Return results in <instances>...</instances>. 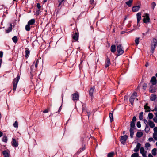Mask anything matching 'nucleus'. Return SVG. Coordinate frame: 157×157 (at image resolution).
<instances>
[{"label":"nucleus","mask_w":157,"mask_h":157,"mask_svg":"<svg viewBox=\"0 0 157 157\" xmlns=\"http://www.w3.org/2000/svg\"><path fill=\"white\" fill-rule=\"evenodd\" d=\"M148 124L151 128H153L155 127V124L151 121L149 120L148 121Z\"/></svg>","instance_id":"20"},{"label":"nucleus","mask_w":157,"mask_h":157,"mask_svg":"<svg viewBox=\"0 0 157 157\" xmlns=\"http://www.w3.org/2000/svg\"><path fill=\"white\" fill-rule=\"evenodd\" d=\"M153 121L157 123V118H154L153 119Z\"/></svg>","instance_id":"59"},{"label":"nucleus","mask_w":157,"mask_h":157,"mask_svg":"<svg viewBox=\"0 0 157 157\" xmlns=\"http://www.w3.org/2000/svg\"><path fill=\"white\" fill-rule=\"evenodd\" d=\"M86 111L87 113L88 114V117L89 118L91 113H90V111Z\"/></svg>","instance_id":"55"},{"label":"nucleus","mask_w":157,"mask_h":157,"mask_svg":"<svg viewBox=\"0 0 157 157\" xmlns=\"http://www.w3.org/2000/svg\"><path fill=\"white\" fill-rule=\"evenodd\" d=\"M116 50V46L115 45H112L111 47V51L113 53H114Z\"/></svg>","instance_id":"21"},{"label":"nucleus","mask_w":157,"mask_h":157,"mask_svg":"<svg viewBox=\"0 0 157 157\" xmlns=\"http://www.w3.org/2000/svg\"><path fill=\"white\" fill-rule=\"evenodd\" d=\"M156 151L157 149L156 148H155L153 149L151 152L152 154L154 156L156 155Z\"/></svg>","instance_id":"28"},{"label":"nucleus","mask_w":157,"mask_h":157,"mask_svg":"<svg viewBox=\"0 0 157 157\" xmlns=\"http://www.w3.org/2000/svg\"><path fill=\"white\" fill-rule=\"evenodd\" d=\"M12 25L11 24H10V26L6 30V33H7L12 30Z\"/></svg>","instance_id":"23"},{"label":"nucleus","mask_w":157,"mask_h":157,"mask_svg":"<svg viewBox=\"0 0 157 157\" xmlns=\"http://www.w3.org/2000/svg\"><path fill=\"white\" fill-rule=\"evenodd\" d=\"M94 2V0H90V2L91 5Z\"/></svg>","instance_id":"60"},{"label":"nucleus","mask_w":157,"mask_h":157,"mask_svg":"<svg viewBox=\"0 0 157 157\" xmlns=\"http://www.w3.org/2000/svg\"><path fill=\"white\" fill-rule=\"evenodd\" d=\"M156 98V95L154 94H152L151 96L150 100L151 101H154Z\"/></svg>","instance_id":"26"},{"label":"nucleus","mask_w":157,"mask_h":157,"mask_svg":"<svg viewBox=\"0 0 157 157\" xmlns=\"http://www.w3.org/2000/svg\"><path fill=\"white\" fill-rule=\"evenodd\" d=\"M141 145V144L139 143H138L137 144L136 147L134 148V151L135 152H137L139 150L140 148Z\"/></svg>","instance_id":"15"},{"label":"nucleus","mask_w":157,"mask_h":157,"mask_svg":"<svg viewBox=\"0 0 157 157\" xmlns=\"http://www.w3.org/2000/svg\"><path fill=\"white\" fill-rule=\"evenodd\" d=\"M141 14L140 13H137L136 16L137 19V25L140 21L141 18Z\"/></svg>","instance_id":"16"},{"label":"nucleus","mask_w":157,"mask_h":157,"mask_svg":"<svg viewBox=\"0 0 157 157\" xmlns=\"http://www.w3.org/2000/svg\"><path fill=\"white\" fill-rule=\"evenodd\" d=\"M127 138L128 136L126 135H124L123 136H121L120 141H121V142L122 143L124 144L126 141Z\"/></svg>","instance_id":"6"},{"label":"nucleus","mask_w":157,"mask_h":157,"mask_svg":"<svg viewBox=\"0 0 157 157\" xmlns=\"http://www.w3.org/2000/svg\"><path fill=\"white\" fill-rule=\"evenodd\" d=\"M148 157H153L151 154H148Z\"/></svg>","instance_id":"64"},{"label":"nucleus","mask_w":157,"mask_h":157,"mask_svg":"<svg viewBox=\"0 0 157 157\" xmlns=\"http://www.w3.org/2000/svg\"><path fill=\"white\" fill-rule=\"evenodd\" d=\"M155 48L151 47V48L150 51L151 53L152 54L153 53Z\"/></svg>","instance_id":"43"},{"label":"nucleus","mask_w":157,"mask_h":157,"mask_svg":"<svg viewBox=\"0 0 157 157\" xmlns=\"http://www.w3.org/2000/svg\"><path fill=\"white\" fill-rule=\"evenodd\" d=\"M151 82L153 85H155L157 82V80L155 76H153L151 78V80L150 81Z\"/></svg>","instance_id":"13"},{"label":"nucleus","mask_w":157,"mask_h":157,"mask_svg":"<svg viewBox=\"0 0 157 157\" xmlns=\"http://www.w3.org/2000/svg\"><path fill=\"white\" fill-rule=\"evenodd\" d=\"M148 140L150 142L153 141L154 142L155 141L153 139L152 137H150L148 139Z\"/></svg>","instance_id":"50"},{"label":"nucleus","mask_w":157,"mask_h":157,"mask_svg":"<svg viewBox=\"0 0 157 157\" xmlns=\"http://www.w3.org/2000/svg\"><path fill=\"white\" fill-rule=\"evenodd\" d=\"M2 153L4 157H9L10 155V153L9 150L4 151Z\"/></svg>","instance_id":"9"},{"label":"nucleus","mask_w":157,"mask_h":157,"mask_svg":"<svg viewBox=\"0 0 157 157\" xmlns=\"http://www.w3.org/2000/svg\"><path fill=\"white\" fill-rule=\"evenodd\" d=\"M139 40H140L139 37L136 38L135 40V42L136 44V45H137L139 44Z\"/></svg>","instance_id":"35"},{"label":"nucleus","mask_w":157,"mask_h":157,"mask_svg":"<svg viewBox=\"0 0 157 157\" xmlns=\"http://www.w3.org/2000/svg\"><path fill=\"white\" fill-rule=\"evenodd\" d=\"M130 136L131 138L133 137V135H134V131L133 129L132 128L130 129Z\"/></svg>","instance_id":"24"},{"label":"nucleus","mask_w":157,"mask_h":157,"mask_svg":"<svg viewBox=\"0 0 157 157\" xmlns=\"http://www.w3.org/2000/svg\"><path fill=\"white\" fill-rule=\"evenodd\" d=\"M157 45V40L155 38H153V42L151 43V47L156 48Z\"/></svg>","instance_id":"12"},{"label":"nucleus","mask_w":157,"mask_h":157,"mask_svg":"<svg viewBox=\"0 0 157 157\" xmlns=\"http://www.w3.org/2000/svg\"><path fill=\"white\" fill-rule=\"evenodd\" d=\"M144 123L146 124H146H147L148 123V121H147L146 119H144L143 120Z\"/></svg>","instance_id":"53"},{"label":"nucleus","mask_w":157,"mask_h":157,"mask_svg":"<svg viewBox=\"0 0 157 157\" xmlns=\"http://www.w3.org/2000/svg\"><path fill=\"white\" fill-rule=\"evenodd\" d=\"M78 33L76 32L74 34V35L72 36L73 39L75 41H77L78 40Z\"/></svg>","instance_id":"14"},{"label":"nucleus","mask_w":157,"mask_h":157,"mask_svg":"<svg viewBox=\"0 0 157 157\" xmlns=\"http://www.w3.org/2000/svg\"><path fill=\"white\" fill-rule=\"evenodd\" d=\"M85 149V148L84 147L82 148H81L80 150V152H82Z\"/></svg>","instance_id":"58"},{"label":"nucleus","mask_w":157,"mask_h":157,"mask_svg":"<svg viewBox=\"0 0 157 157\" xmlns=\"http://www.w3.org/2000/svg\"><path fill=\"white\" fill-rule=\"evenodd\" d=\"M142 154V155L143 157H147L146 156V154L145 152L142 153V154Z\"/></svg>","instance_id":"56"},{"label":"nucleus","mask_w":157,"mask_h":157,"mask_svg":"<svg viewBox=\"0 0 157 157\" xmlns=\"http://www.w3.org/2000/svg\"><path fill=\"white\" fill-rule=\"evenodd\" d=\"M140 8V6L138 5L136 6H134L132 7V10L133 12H137L139 10Z\"/></svg>","instance_id":"18"},{"label":"nucleus","mask_w":157,"mask_h":157,"mask_svg":"<svg viewBox=\"0 0 157 157\" xmlns=\"http://www.w3.org/2000/svg\"><path fill=\"white\" fill-rule=\"evenodd\" d=\"M140 152L141 154L145 152L144 150L143 147H141L140 149Z\"/></svg>","instance_id":"42"},{"label":"nucleus","mask_w":157,"mask_h":157,"mask_svg":"<svg viewBox=\"0 0 157 157\" xmlns=\"http://www.w3.org/2000/svg\"><path fill=\"white\" fill-rule=\"evenodd\" d=\"M117 50L118 52L117 56L122 55L124 53V50L121 44H120L117 46Z\"/></svg>","instance_id":"2"},{"label":"nucleus","mask_w":157,"mask_h":157,"mask_svg":"<svg viewBox=\"0 0 157 157\" xmlns=\"http://www.w3.org/2000/svg\"><path fill=\"white\" fill-rule=\"evenodd\" d=\"M147 87V84L146 83H144L143 85V88L144 90H145Z\"/></svg>","instance_id":"44"},{"label":"nucleus","mask_w":157,"mask_h":157,"mask_svg":"<svg viewBox=\"0 0 157 157\" xmlns=\"http://www.w3.org/2000/svg\"><path fill=\"white\" fill-rule=\"evenodd\" d=\"M49 111V109L48 108L47 109L43 111V112L44 113H48Z\"/></svg>","instance_id":"49"},{"label":"nucleus","mask_w":157,"mask_h":157,"mask_svg":"<svg viewBox=\"0 0 157 157\" xmlns=\"http://www.w3.org/2000/svg\"><path fill=\"white\" fill-rule=\"evenodd\" d=\"M136 125L139 128H140L141 127V124L140 122L138 121L137 122L136 124Z\"/></svg>","instance_id":"46"},{"label":"nucleus","mask_w":157,"mask_h":157,"mask_svg":"<svg viewBox=\"0 0 157 157\" xmlns=\"http://www.w3.org/2000/svg\"><path fill=\"white\" fill-rule=\"evenodd\" d=\"M20 78V76L18 75L17 77L14 78L13 81V90L15 91L16 89L17 86Z\"/></svg>","instance_id":"1"},{"label":"nucleus","mask_w":157,"mask_h":157,"mask_svg":"<svg viewBox=\"0 0 157 157\" xmlns=\"http://www.w3.org/2000/svg\"><path fill=\"white\" fill-rule=\"evenodd\" d=\"M137 95V94L136 92H134L131 96L129 101L131 104L133 105V104L134 101L136 98Z\"/></svg>","instance_id":"4"},{"label":"nucleus","mask_w":157,"mask_h":157,"mask_svg":"<svg viewBox=\"0 0 157 157\" xmlns=\"http://www.w3.org/2000/svg\"><path fill=\"white\" fill-rule=\"evenodd\" d=\"M2 140L3 142H6L7 141V137L6 136H4L3 137Z\"/></svg>","instance_id":"38"},{"label":"nucleus","mask_w":157,"mask_h":157,"mask_svg":"<svg viewBox=\"0 0 157 157\" xmlns=\"http://www.w3.org/2000/svg\"><path fill=\"white\" fill-rule=\"evenodd\" d=\"M154 132H157V127H154Z\"/></svg>","instance_id":"57"},{"label":"nucleus","mask_w":157,"mask_h":157,"mask_svg":"<svg viewBox=\"0 0 157 157\" xmlns=\"http://www.w3.org/2000/svg\"><path fill=\"white\" fill-rule=\"evenodd\" d=\"M72 100L75 101V100H79V94L77 92L72 95Z\"/></svg>","instance_id":"5"},{"label":"nucleus","mask_w":157,"mask_h":157,"mask_svg":"<svg viewBox=\"0 0 157 157\" xmlns=\"http://www.w3.org/2000/svg\"><path fill=\"white\" fill-rule=\"evenodd\" d=\"M94 91V89L93 87H91L89 90V95L91 97V100H92L93 98V94Z\"/></svg>","instance_id":"7"},{"label":"nucleus","mask_w":157,"mask_h":157,"mask_svg":"<svg viewBox=\"0 0 157 157\" xmlns=\"http://www.w3.org/2000/svg\"><path fill=\"white\" fill-rule=\"evenodd\" d=\"M30 25H28V24H27V25L25 26V30L27 31H29L30 30Z\"/></svg>","instance_id":"31"},{"label":"nucleus","mask_w":157,"mask_h":157,"mask_svg":"<svg viewBox=\"0 0 157 157\" xmlns=\"http://www.w3.org/2000/svg\"><path fill=\"white\" fill-rule=\"evenodd\" d=\"M12 39L13 41L15 43H17L18 41L17 37L16 36L13 37L12 38Z\"/></svg>","instance_id":"30"},{"label":"nucleus","mask_w":157,"mask_h":157,"mask_svg":"<svg viewBox=\"0 0 157 157\" xmlns=\"http://www.w3.org/2000/svg\"><path fill=\"white\" fill-rule=\"evenodd\" d=\"M110 60L109 58L107 57V59H106L105 63V67L107 68L110 65Z\"/></svg>","instance_id":"10"},{"label":"nucleus","mask_w":157,"mask_h":157,"mask_svg":"<svg viewBox=\"0 0 157 157\" xmlns=\"http://www.w3.org/2000/svg\"><path fill=\"white\" fill-rule=\"evenodd\" d=\"M35 22V19H32L29 20L28 22V25H33L34 24Z\"/></svg>","instance_id":"19"},{"label":"nucleus","mask_w":157,"mask_h":157,"mask_svg":"<svg viewBox=\"0 0 157 157\" xmlns=\"http://www.w3.org/2000/svg\"><path fill=\"white\" fill-rule=\"evenodd\" d=\"M138 153H135L132 155L131 157H138Z\"/></svg>","instance_id":"36"},{"label":"nucleus","mask_w":157,"mask_h":157,"mask_svg":"<svg viewBox=\"0 0 157 157\" xmlns=\"http://www.w3.org/2000/svg\"><path fill=\"white\" fill-rule=\"evenodd\" d=\"M40 11V9H39L38 10H37L36 11V13L37 14H39V12Z\"/></svg>","instance_id":"63"},{"label":"nucleus","mask_w":157,"mask_h":157,"mask_svg":"<svg viewBox=\"0 0 157 157\" xmlns=\"http://www.w3.org/2000/svg\"><path fill=\"white\" fill-rule=\"evenodd\" d=\"M148 104L146 103L144 106V109L145 110V112H150L151 111V109L150 107L148 106Z\"/></svg>","instance_id":"11"},{"label":"nucleus","mask_w":157,"mask_h":157,"mask_svg":"<svg viewBox=\"0 0 157 157\" xmlns=\"http://www.w3.org/2000/svg\"><path fill=\"white\" fill-rule=\"evenodd\" d=\"M143 135V133L141 132H138L136 134V136L138 138L141 137Z\"/></svg>","instance_id":"29"},{"label":"nucleus","mask_w":157,"mask_h":157,"mask_svg":"<svg viewBox=\"0 0 157 157\" xmlns=\"http://www.w3.org/2000/svg\"><path fill=\"white\" fill-rule=\"evenodd\" d=\"M13 126L15 128H17L18 127V123L17 121H15V123L13 124Z\"/></svg>","instance_id":"41"},{"label":"nucleus","mask_w":157,"mask_h":157,"mask_svg":"<svg viewBox=\"0 0 157 157\" xmlns=\"http://www.w3.org/2000/svg\"><path fill=\"white\" fill-rule=\"evenodd\" d=\"M150 146V144L149 143H146L145 144V146L147 148Z\"/></svg>","instance_id":"48"},{"label":"nucleus","mask_w":157,"mask_h":157,"mask_svg":"<svg viewBox=\"0 0 157 157\" xmlns=\"http://www.w3.org/2000/svg\"><path fill=\"white\" fill-rule=\"evenodd\" d=\"M153 136L155 140H157V132H154L153 135Z\"/></svg>","instance_id":"34"},{"label":"nucleus","mask_w":157,"mask_h":157,"mask_svg":"<svg viewBox=\"0 0 157 157\" xmlns=\"http://www.w3.org/2000/svg\"><path fill=\"white\" fill-rule=\"evenodd\" d=\"M64 0H58V2L59 3L58 7L60 9L61 7L62 2H63Z\"/></svg>","instance_id":"27"},{"label":"nucleus","mask_w":157,"mask_h":157,"mask_svg":"<svg viewBox=\"0 0 157 157\" xmlns=\"http://www.w3.org/2000/svg\"><path fill=\"white\" fill-rule=\"evenodd\" d=\"M143 17H144L143 19L144 23H147L150 22V18L149 15L148 13L145 14Z\"/></svg>","instance_id":"3"},{"label":"nucleus","mask_w":157,"mask_h":157,"mask_svg":"<svg viewBox=\"0 0 157 157\" xmlns=\"http://www.w3.org/2000/svg\"><path fill=\"white\" fill-rule=\"evenodd\" d=\"M136 117L135 116H134L133 117L131 122H135L136 121Z\"/></svg>","instance_id":"47"},{"label":"nucleus","mask_w":157,"mask_h":157,"mask_svg":"<svg viewBox=\"0 0 157 157\" xmlns=\"http://www.w3.org/2000/svg\"><path fill=\"white\" fill-rule=\"evenodd\" d=\"M143 112H140L139 114V118L140 120H142L143 119Z\"/></svg>","instance_id":"33"},{"label":"nucleus","mask_w":157,"mask_h":157,"mask_svg":"<svg viewBox=\"0 0 157 157\" xmlns=\"http://www.w3.org/2000/svg\"><path fill=\"white\" fill-rule=\"evenodd\" d=\"M151 6L153 9H154L155 7L156 6V4L155 2H154L151 4Z\"/></svg>","instance_id":"45"},{"label":"nucleus","mask_w":157,"mask_h":157,"mask_svg":"<svg viewBox=\"0 0 157 157\" xmlns=\"http://www.w3.org/2000/svg\"><path fill=\"white\" fill-rule=\"evenodd\" d=\"M109 117L110 119V121L111 122H112L113 121V112L112 113H110L109 114Z\"/></svg>","instance_id":"25"},{"label":"nucleus","mask_w":157,"mask_h":157,"mask_svg":"<svg viewBox=\"0 0 157 157\" xmlns=\"http://www.w3.org/2000/svg\"><path fill=\"white\" fill-rule=\"evenodd\" d=\"M25 57L26 58H27L29 56L30 51L28 48H26L25 49Z\"/></svg>","instance_id":"17"},{"label":"nucleus","mask_w":157,"mask_h":157,"mask_svg":"<svg viewBox=\"0 0 157 157\" xmlns=\"http://www.w3.org/2000/svg\"><path fill=\"white\" fill-rule=\"evenodd\" d=\"M157 111V108L155 107V108H154V110H152V111Z\"/></svg>","instance_id":"62"},{"label":"nucleus","mask_w":157,"mask_h":157,"mask_svg":"<svg viewBox=\"0 0 157 157\" xmlns=\"http://www.w3.org/2000/svg\"><path fill=\"white\" fill-rule=\"evenodd\" d=\"M135 123L131 121L130 123V127L131 128H134L135 127Z\"/></svg>","instance_id":"39"},{"label":"nucleus","mask_w":157,"mask_h":157,"mask_svg":"<svg viewBox=\"0 0 157 157\" xmlns=\"http://www.w3.org/2000/svg\"><path fill=\"white\" fill-rule=\"evenodd\" d=\"M132 2L133 0H129V1L126 2L125 3L128 6L130 7L132 5Z\"/></svg>","instance_id":"22"},{"label":"nucleus","mask_w":157,"mask_h":157,"mask_svg":"<svg viewBox=\"0 0 157 157\" xmlns=\"http://www.w3.org/2000/svg\"><path fill=\"white\" fill-rule=\"evenodd\" d=\"M37 7L38 8V9H40L41 8V6L39 3H37Z\"/></svg>","instance_id":"51"},{"label":"nucleus","mask_w":157,"mask_h":157,"mask_svg":"<svg viewBox=\"0 0 157 157\" xmlns=\"http://www.w3.org/2000/svg\"><path fill=\"white\" fill-rule=\"evenodd\" d=\"M148 117L150 119H151L153 118V115L151 113H150L148 114Z\"/></svg>","instance_id":"37"},{"label":"nucleus","mask_w":157,"mask_h":157,"mask_svg":"<svg viewBox=\"0 0 157 157\" xmlns=\"http://www.w3.org/2000/svg\"><path fill=\"white\" fill-rule=\"evenodd\" d=\"M3 56V52L2 51H0V58H2Z\"/></svg>","instance_id":"52"},{"label":"nucleus","mask_w":157,"mask_h":157,"mask_svg":"<svg viewBox=\"0 0 157 157\" xmlns=\"http://www.w3.org/2000/svg\"><path fill=\"white\" fill-rule=\"evenodd\" d=\"M114 152H111L108 154V157H113L114 155Z\"/></svg>","instance_id":"40"},{"label":"nucleus","mask_w":157,"mask_h":157,"mask_svg":"<svg viewBox=\"0 0 157 157\" xmlns=\"http://www.w3.org/2000/svg\"><path fill=\"white\" fill-rule=\"evenodd\" d=\"M150 130V128L146 124V125L145 128V132L147 133H148Z\"/></svg>","instance_id":"32"},{"label":"nucleus","mask_w":157,"mask_h":157,"mask_svg":"<svg viewBox=\"0 0 157 157\" xmlns=\"http://www.w3.org/2000/svg\"><path fill=\"white\" fill-rule=\"evenodd\" d=\"M38 62H39L38 60L37 59V60L36 63L35 64V66L36 68H37V67L38 63Z\"/></svg>","instance_id":"54"},{"label":"nucleus","mask_w":157,"mask_h":157,"mask_svg":"<svg viewBox=\"0 0 157 157\" xmlns=\"http://www.w3.org/2000/svg\"><path fill=\"white\" fill-rule=\"evenodd\" d=\"M12 145L13 147H16L18 146V143L17 142V141H16V140L15 139H12Z\"/></svg>","instance_id":"8"},{"label":"nucleus","mask_w":157,"mask_h":157,"mask_svg":"<svg viewBox=\"0 0 157 157\" xmlns=\"http://www.w3.org/2000/svg\"><path fill=\"white\" fill-rule=\"evenodd\" d=\"M155 90L153 89H151L150 90V92L151 93H153L155 92Z\"/></svg>","instance_id":"61"}]
</instances>
